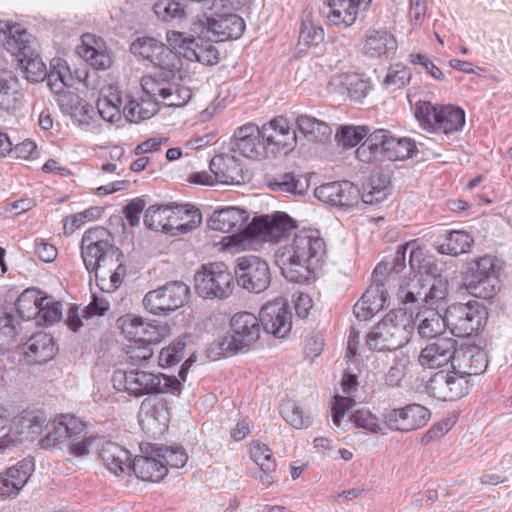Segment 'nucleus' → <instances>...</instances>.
Segmentation results:
<instances>
[{
  "label": "nucleus",
  "mask_w": 512,
  "mask_h": 512,
  "mask_svg": "<svg viewBox=\"0 0 512 512\" xmlns=\"http://www.w3.org/2000/svg\"><path fill=\"white\" fill-rule=\"evenodd\" d=\"M99 116L108 123H117L123 115L122 91L115 85H109L101 90L96 103Z\"/></svg>",
  "instance_id": "nucleus-39"
},
{
  "label": "nucleus",
  "mask_w": 512,
  "mask_h": 512,
  "mask_svg": "<svg viewBox=\"0 0 512 512\" xmlns=\"http://www.w3.org/2000/svg\"><path fill=\"white\" fill-rule=\"evenodd\" d=\"M98 455L103 465L116 476L131 471L132 459L130 452L116 442H103L99 447Z\"/></svg>",
  "instance_id": "nucleus-33"
},
{
  "label": "nucleus",
  "mask_w": 512,
  "mask_h": 512,
  "mask_svg": "<svg viewBox=\"0 0 512 512\" xmlns=\"http://www.w3.org/2000/svg\"><path fill=\"white\" fill-rule=\"evenodd\" d=\"M209 169L216 183L223 185H241L249 178L242 162L229 153L215 155L210 161Z\"/></svg>",
  "instance_id": "nucleus-23"
},
{
  "label": "nucleus",
  "mask_w": 512,
  "mask_h": 512,
  "mask_svg": "<svg viewBox=\"0 0 512 512\" xmlns=\"http://www.w3.org/2000/svg\"><path fill=\"white\" fill-rule=\"evenodd\" d=\"M342 86L346 90L347 96L356 102L362 101L370 89L368 81L356 73L345 75Z\"/></svg>",
  "instance_id": "nucleus-62"
},
{
  "label": "nucleus",
  "mask_w": 512,
  "mask_h": 512,
  "mask_svg": "<svg viewBox=\"0 0 512 512\" xmlns=\"http://www.w3.org/2000/svg\"><path fill=\"white\" fill-rule=\"evenodd\" d=\"M497 258L484 255L467 263L462 274L463 286L467 292L480 299H490L500 290Z\"/></svg>",
  "instance_id": "nucleus-6"
},
{
  "label": "nucleus",
  "mask_w": 512,
  "mask_h": 512,
  "mask_svg": "<svg viewBox=\"0 0 512 512\" xmlns=\"http://www.w3.org/2000/svg\"><path fill=\"white\" fill-rule=\"evenodd\" d=\"M267 186L277 192L303 193L304 187L301 181L292 173H280L266 178Z\"/></svg>",
  "instance_id": "nucleus-57"
},
{
  "label": "nucleus",
  "mask_w": 512,
  "mask_h": 512,
  "mask_svg": "<svg viewBox=\"0 0 512 512\" xmlns=\"http://www.w3.org/2000/svg\"><path fill=\"white\" fill-rule=\"evenodd\" d=\"M326 254V243L318 229L303 228L278 247L275 262L290 282L307 283Z\"/></svg>",
  "instance_id": "nucleus-1"
},
{
  "label": "nucleus",
  "mask_w": 512,
  "mask_h": 512,
  "mask_svg": "<svg viewBox=\"0 0 512 512\" xmlns=\"http://www.w3.org/2000/svg\"><path fill=\"white\" fill-rule=\"evenodd\" d=\"M116 324L129 342L160 343L170 334L167 324L154 325L134 314L119 317Z\"/></svg>",
  "instance_id": "nucleus-15"
},
{
  "label": "nucleus",
  "mask_w": 512,
  "mask_h": 512,
  "mask_svg": "<svg viewBox=\"0 0 512 512\" xmlns=\"http://www.w3.org/2000/svg\"><path fill=\"white\" fill-rule=\"evenodd\" d=\"M235 151L246 158L260 160L266 156L267 145L262 139V131L255 124H245L234 134Z\"/></svg>",
  "instance_id": "nucleus-27"
},
{
  "label": "nucleus",
  "mask_w": 512,
  "mask_h": 512,
  "mask_svg": "<svg viewBox=\"0 0 512 512\" xmlns=\"http://www.w3.org/2000/svg\"><path fill=\"white\" fill-rule=\"evenodd\" d=\"M387 130L376 129L369 132L365 140L356 149V158L363 163L372 164L386 160Z\"/></svg>",
  "instance_id": "nucleus-40"
},
{
  "label": "nucleus",
  "mask_w": 512,
  "mask_h": 512,
  "mask_svg": "<svg viewBox=\"0 0 512 512\" xmlns=\"http://www.w3.org/2000/svg\"><path fill=\"white\" fill-rule=\"evenodd\" d=\"M418 333L423 338H433L442 334L446 325V313L442 316L437 310L424 308L417 313Z\"/></svg>",
  "instance_id": "nucleus-46"
},
{
  "label": "nucleus",
  "mask_w": 512,
  "mask_h": 512,
  "mask_svg": "<svg viewBox=\"0 0 512 512\" xmlns=\"http://www.w3.org/2000/svg\"><path fill=\"white\" fill-rule=\"evenodd\" d=\"M170 421V408L165 398H146L141 402L139 423L152 435L162 434Z\"/></svg>",
  "instance_id": "nucleus-20"
},
{
  "label": "nucleus",
  "mask_w": 512,
  "mask_h": 512,
  "mask_svg": "<svg viewBox=\"0 0 512 512\" xmlns=\"http://www.w3.org/2000/svg\"><path fill=\"white\" fill-rule=\"evenodd\" d=\"M387 301L385 284L374 280L353 307L354 315L360 320H367L381 311Z\"/></svg>",
  "instance_id": "nucleus-31"
},
{
  "label": "nucleus",
  "mask_w": 512,
  "mask_h": 512,
  "mask_svg": "<svg viewBox=\"0 0 512 512\" xmlns=\"http://www.w3.org/2000/svg\"><path fill=\"white\" fill-rule=\"evenodd\" d=\"M94 441L95 437L83 421L73 415L61 414L53 420L51 429L40 439L39 445L51 449L65 443L71 455L83 457L89 454Z\"/></svg>",
  "instance_id": "nucleus-4"
},
{
  "label": "nucleus",
  "mask_w": 512,
  "mask_h": 512,
  "mask_svg": "<svg viewBox=\"0 0 512 512\" xmlns=\"http://www.w3.org/2000/svg\"><path fill=\"white\" fill-rule=\"evenodd\" d=\"M325 39L324 29L310 21H305L301 25L298 46L302 49H309L313 46H318Z\"/></svg>",
  "instance_id": "nucleus-60"
},
{
  "label": "nucleus",
  "mask_w": 512,
  "mask_h": 512,
  "mask_svg": "<svg viewBox=\"0 0 512 512\" xmlns=\"http://www.w3.org/2000/svg\"><path fill=\"white\" fill-rule=\"evenodd\" d=\"M159 110L154 98H129L123 107V115L131 123H140L152 118Z\"/></svg>",
  "instance_id": "nucleus-47"
},
{
  "label": "nucleus",
  "mask_w": 512,
  "mask_h": 512,
  "mask_svg": "<svg viewBox=\"0 0 512 512\" xmlns=\"http://www.w3.org/2000/svg\"><path fill=\"white\" fill-rule=\"evenodd\" d=\"M295 227L294 220L280 212L256 217L251 222V229L256 232L257 239L272 243L279 242Z\"/></svg>",
  "instance_id": "nucleus-22"
},
{
  "label": "nucleus",
  "mask_w": 512,
  "mask_h": 512,
  "mask_svg": "<svg viewBox=\"0 0 512 512\" xmlns=\"http://www.w3.org/2000/svg\"><path fill=\"white\" fill-rule=\"evenodd\" d=\"M251 459L259 466L264 475L260 476L263 483L270 485L274 479L271 474L276 470V461L268 445L260 442L250 444Z\"/></svg>",
  "instance_id": "nucleus-48"
},
{
  "label": "nucleus",
  "mask_w": 512,
  "mask_h": 512,
  "mask_svg": "<svg viewBox=\"0 0 512 512\" xmlns=\"http://www.w3.org/2000/svg\"><path fill=\"white\" fill-rule=\"evenodd\" d=\"M456 344L455 339L447 337L427 344L419 353V365L424 369H439L450 364L452 368Z\"/></svg>",
  "instance_id": "nucleus-28"
},
{
  "label": "nucleus",
  "mask_w": 512,
  "mask_h": 512,
  "mask_svg": "<svg viewBox=\"0 0 512 512\" xmlns=\"http://www.w3.org/2000/svg\"><path fill=\"white\" fill-rule=\"evenodd\" d=\"M234 287V275L223 262L203 264L194 275L195 292L203 299H226Z\"/></svg>",
  "instance_id": "nucleus-10"
},
{
  "label": "nucleus",
  "mask_w": 512,
  "mask_h": 512,
  "mask_svg": "<svg viewBox=\"0 0 512 512\" xmlns=\"http://www.w3.org/2000/svg\"><path fill=\"white\" fill-rule=\"evenodd\" d=\"M62 113L69 115L79 125L90 126L95 119L94 107L74 92L56 99Z\"/></svg>",
  "instance_id": "nucleus-36"
},
{
  "label": "nucleus",
  "mask_w": 512,
  "mask_h": 512,
  "mask_svg": "<svg viewBox=\"0 0 512 512\" xmlns=\"http://www.w3.org/2000/svg\"><path fill=\"white\" fill-rule=\"evenodd\" d=\"M281 415L283 419L296 429H303L310 425V417L291 400L285 401L281 406Z\"/></svg>",
  "instance_id": "nucleus-64"
},
{
  "label": "nucleus",
  "mask_w": 512,
  "mask_h": 512,
  "mask_svg": "<svg viewBox=\"0 0 512 512\" xmlns=\"http://www.w3.org/2000/svg\"><path fill=\"white\" fill-rule=\"evenodd\" d=\"M488 365L486 352L474 344L455 345L452 369L468 378L483 373Z\"/></svg>",
  "instance_id": "nucleus-24"
},
{
  "label": "nucleus",
  "mask_w": 512,
  "mask_h": 512,
  "mask_svg": "<svg viewBox=\"0 0 512 512\" xmlns=\"http://www.w3.org/2000/svg\"><path fill=\"white\" fill-rule=\"evenodd\" d=\"M77 52L94 69L108 70L113 64L112 53L105 41L94 34L86 33L82 36Z\"/></svg>",
  "instance_id": "nucleus-29"
},
{
  "label": "nucleus",
  "mask_w": 512,
  "mask_h": 512,
  "mask_svg": "<svg viewBox=\"0 0 512 512\" xmlns=\"http://www.w3.org/2000/svg\"><path fill=\"white\" fill-rule=\"evenodd\" d=\"M234 272L238 284L249 292H263L271 282L268 263L254 255L237 258Z\"/></svg>",
  "instance_id": "nucleus-12"
},
{
  "label": "nucleus",
  "mask_w": 512,
  "mask_h": 512,
  "mask_svg": "<svg viewBox=\"0 0 512 512\" xmlns=\"http://www.w3.org/2000/svg\"><path fill=\"white\" fill-rule=\"evenodd\" d=\"M341 386L345 395H335L331 404V417L336 427H340L345 414L355 404L353 393L357 390L358 386L357 376L354 374H345L342 378Z\"/></svg>",
  "instance_id": "nucleus-41"
},
{
  "label": "nucleus",
  "mask_w": 512,
  "mask_h": 512,
  "mask_svg": "<svg viewBox=\"0 0 512 512\" xmlns=\"http://www.w3.org/2000/svg\"><path fill=\"white\" fill-rule=\"evenodd\" d=\"M153 11L157 18L164 22L185 17L183 5L176 0H158L153 6Z\"/></svg>",
  "instance_id": "nucleus-63"
},
{
  "label": "nucleus",
  "mask_w": 512,
  "mask_h": 512,
  "mask_svg": "<svg viewBox=\"0 0 512 512\" xmlns=\"http://www.w3.org/2000/svg\"><path fill=\"white\" fill-rule=\"evenodd\" d=\"M188 294L189 288L185 284L174 282L149 291L143 299V304L145 309L154 315L165 314L182 307Z\"/></svg>",
  "instance_id": "nucleus-17"
},
{
  "label": "nucleus",
  "mask_w": 512,
  "mask_h": 512,
  "mask_svg": "<svg viewBox=\"0 0 512 512\" xmlns=\"http://www.w3.org/2000/svg\"><path fill=\"white\" fill-rule=\"evenodd\" d=\"M487 320L486 307L476 300L453 303L446 308V325L455 337L463 338L479 334L484 330Z\"/></svg>",
  "instance_id": "nucleus-8"
},
{
  "label": "nucleus",
  "mask_w": 512,
  "mask_h": 512,
  "mask_svg": "<svg viewBox=\"0 0 512 512\" xmlns=\"http://www.w3.org/2000/svg\"><path fill=\"white\" fill-rule=\"evenodd\" d=\"M295 123L298 131L308 141H323L329 138L332 133L327 122L309 114H299L295 119Z\"/></svg>",
  "instance_id": "nucleus-45"
},
{
  "label": "nucleus",
  "mask_w": 512,
  "mask_h": 512,
  "mask_svg": "<svg viewBox=\"0 0 512 512\" xmlns=\"http://www.w3.org/2000/svg\"><path fill=\"white\" fill-rule=\"evenodd\" d=\"M385 144L386 160L389 161L405 160L417 152L414 140L406 137L395 138L388 130Z\"/></svg>",
  "instance_id": "nucleus-51"
},
{
  "label": "nucleus",
  "mask_w": 512,
  "mask_h": 512,
  "mask_svg": "<svg viewBox=\"0 0 512 512\" xmlns=\"http://www.w3.org/2000/svg\"><path fill=\"white\" fill-rule=\"evenodd\" d=\"M389 194V180L380 175H372L363 184L361 200L366 204H378L384 201Z\"/></svg>",
  "instance_id": "nucleus-53"
},
{
  "label": "nucleus",
  "mask_w": 512,
  "mask_h": 512,
  "mask_svg": "<svg viewBox=\"0 0 512 512\" xmlns=\"http://www.w3.org/2000/svg\"><path fill=\"white\" fill-rule=\"evenodd\" d=\"M156 446H151L143 454L137 455L131 464V470L142 481L160 482L167 476L166 466L160 457L156 456Z\"/></svg>",
  "instance_id": "nucleus-30"
},
{
  "label": "nucleus",
  "mask_w": 512,
  "mask_h": 512,
  "mask_svg": "<svg viewBox=\"0 0 512 512\" xmlns=\"http://www.w3.org/2000/svg\"><path fill=\"white\" fill-rule=\"evenodd\" d=\"M186 59L205 65H214L219 61V52L211 42L196 39L191 52H186Z\"/></svg>",
  "instance_id": "nucleus-58"
},
{
  "label": "nucleus",
  "mask_w": 512,
  "mask_h": 512,
  "mask_svg": "<svg viewBox=\"0 0 512 512\" xmlns=\"http://www.w3.org/2000/svg\"><path fill=\"white\" fill-rule=\"evenodd\" d=\"M425 282L426 288L422 297L423 302L430 306L442 303L448 295L447 281L434 276L433 271H431L428 277L425 278Z\"/></svg>",
  "instance_id": "nucleus-56"
},
{
  "label": "nucleus",
  "mask_w": 512,
  "mask_h": 512,
  "mask_svg": "<svg viewBox=\"0 0 512 512\" xmlns=\"http://www.w3.org/2000/svg\"><path fill=\"white\" fill-rule=\"evenodd\" d=\"M17 310L23 317L37 314L39 319L43 320L47 326L59 321L62 316L61 304L48 298H41L40 302L37 303V300H28L23 295L17 301Z\"/></svg>",
  "instance_id": "nucleus-35"
},
{
  "label": "nucleus",
  "mask_w": 512,
  "mask_h": 512,
  "mask_svg": "<svg viewBox=\"0 0 512 512\" xmlns=\"http://www.w3.org/2000/svg\"><path fill=\"white\" fill-rule=\"evenodd\" d=\"M231 334L217 344V356H226L248 351L260 338L261 323L250 312H238L230 319Z\"/></svg>",
  "instance_id": "nucleus-9"
},
{
  "label": "nucleus",
  "mask_w": 512,
  "mask_h": 512,
  "mask_svg": "<svg viewBox=\"0 0 512 512\" xmlns=\"http://www.w3.org/2000/svg\"><path fill=\"white\" fill-rule=\"evenodd\" d=\"M369 133L367 126H341L335 135L339 144L352 148L357 146Z\"/></svg>",
  "instance_id": "nucleus-61"
},
{
  "label": "nucleus",
  "mask_w": 512,
  "mask_h": 512,
  "mask_svg": "<svg viewBox=\"0 0 512 512\" xmlns=\"http://www.w3.org/2000/svg\"><path fill=\"white\" fill-rule=\"evenodd\" d=\"M259 315L260 323L267 333L284 338L291 331V313L284 298H276L266 303Z\"/></svg>",
  "instance_id": "nucleus-19"
},
{
  "label": "nucleus",
  "mask_w": 512,
  "mask_h": 512,
  "mask_svg": "<svg viewBox=\"0 0 512 512\" xmlns=\"http://www.w3.org/2000/svg\"><path fill=\"white\" fill-rule=\"evenodd\" d=\"M256 239V232L251 229L250 223L240 232L223 237L219 245L222 251L237 253L252 249Z\"/></svg>",
  "instance_id": "nucleus-50"
},
{
  "label": "nucleus",
  "mask_w": 512,
  "mask_h": 512,
  "mask_svg": "<svg viewBox=\"0 0 512 512\" xmlns=\"http://www.w3.org/2000/svg\"><path fill=\"white\" fill-rule=\"evenodd\" d=\"M32 471V462L22 460L0 474V496L9 498L18 495L30 478Z\"/></svg>",
  "instance_id": "nucleus-34"
},
{
  "label": "nucleus",
  "mask_w": 512,
  "mask_h": 512,
  "mask_svg": "<svg viewBox=\"0 0 512 512\" xmlns=\"http://www.w3.org/2000/svg\"><path fill=\"white\" fill-rule=\"evenodd\" d=\"M175 72H164L158 75H144L140 80L142 91L168 107H183L192 98V90L183 84L180 78L175 77Z\"/></svg>",
  "instance_id": "nucleus-7"
},
{
  "label": "nucleus",
  "mask_w": 512,
  "mask_h": 512,
  "mask_svg": "<svg viewBox=\"0 0 512 512\" xmlns=\"http://www.w3.org/2000/svg\"><path fill=\"white\" fill-rule=\"evenodd\" d=\"M415 320L404 308L388 312L367 334L366 344L371 350L393 351L410 341Z\"/></svg>",
  "instance_id": "nucleus-3"
},
{
  "label": "nucleus",
  "mask_w": 512,
  "mask_h": 512,
  "mask_svg": "<svg viewBox=\"0 0 512 512\" xmlns=\"http://www.w3.org/2000/svg\"><path fill=\"white\" fill-rule=\"evenodd\" d=\"M423 252L420 248L411 250L409 263L412 269V273L408 279L400 285L397 296L400 302L404 305L413 304L418 302V299L424 296L426 288L425 278L428 274L435 270L436 267L433 263L427 262L421 264L420 258Z\"/></svg>",
  "instance_id": "nucleus-14"
},
{
  "label": "nucleus",
  "mask_w": 512,
  "mask_h": 512,
  "mask_svg": "<svg viewBox=\"0 0 512 512\" xmlns=\"http://www.w3.org/2000/svg\"><path fill=\"white\" fill-rule=\"evenodd\" d=\"M0 42L16 59L26 57L32 49L27 30L19 23H6L0 30Z\"/></svg>",
  "instance_id": "nucleus-38"
},
{
  "label": "nucleus",
  "mask_w": 512,
  "mask_h": 512,
  "mask_svg": "<svg viewBox=\"0 0 512 512\" xmlns=\"http://www.w3.org/2000/svg\"><path fill=\"white\" fill-rule=\"evenodd\" d=\"M363 49L371 57H389L395 53L397 41L388 31L371 30L366 35Z\"/></svg>",
  "instance_id": "nucleus-42"
},
{
  "label": "nucleus",
  "mask_w": 512,
  "mask_h": 512,
  "mask_svg": "<svg viewBox=\"0 0 512 512\" xmlns=\"http://www.w3.org/2000/svg\"><path fill=\"white\" fill-rule=\"evenodd\" d=\"M474 244L473 237L466 231L452 230L444 237L439 246L442 254L458 256L470 251Z\"/></svg>",
  "instance_id": "nucleus-49"
},
{
  "label": "nucleus",
  "mask_w": 512,
  "mask_h": 512,
  "mask_svg": "<svg viewBox=\"0 0 512 512\" xmlns=\"http://www.w3.org/2000/svg\"><path fill=\"white\" fill-rule=\"evenodd\" d=\"M131 53L137 58L148 61L155 67L168 72L179 71L180 58L162 41L151 37L141 36L130 45Z\"/></svg>",
  "instance_id": "nucleus-11"
},
{
  "label": "nucleus",
  "mask_w": 512,
  "mask_h": 512,
  "mask_svg": "<svg viewBox=\"0 0 512 512\" xmlns=\"http://www.w3.org/2000/svg\"><path fill=\"white\" fill-rule=\"evenodd\" d=\"M371 0H325L327 23L339 29L351 27Z\"/></svg>",
  "instance_id": "nucleus-21"
},
{
  "label": "nucleus",
  "mask_w": 512,
  "mask_h": 512,
  "mask_svg": "<svg viewBox=\"0 0 512 512\" xmlns=\"http://www.w3.org/2000/svg\"><path fill=\"white\" fill-rule=\"evenodd\" d=\"M22 97L18 78L11 72H0V109L6 111L16 109Z\"/></svg>",
  "instance_id": "nucleus-44"
},
{
  "label": "nucleus",
  "mask_w": 512,
  "mask_h": 512,
  "mask_svg": "<svg viewBox=\"0 0 512 512\" xmlns=\"http://www.w3.org/2000/svg\"><path fill=\"white\" fill-rule=\"evenodd\" d=\"M171 234H185L191 232L202 221L199 209L193 206H172L171 209Z\"/></svg>",
  "instance_id": "nucleus-43"
},
{
  "label": "nucleus",
  "mask_w": 512,
  "mask_h": 512,
  "mask_svg": "<svg viewBox=\"0 0 512 512\" xmlns=\"http://www.w3.org/2000/svg\"><path fill=\"white\" fill-rule=\"evenodd\" d=\"M249 212L244 208L228 206L212 213L208 225L212 230L224 233L247 226Z\"/></svg>",
  "instance_id": "nucleus-37"
},
{
  "label": "nucleus",
  "mask_w": 512,
  "mask_h": 512,
  "mask_svg": "<svg viewBox=\"0 0 512 512\" xmlns=\"http://www.w3.org/2000/svg\"><path fill=\"white\" fill-rule=\"evenodd\" d=\"M113 249V236L104 227L97 226L88 229L81 240V257L88 271L97 268L102 260L110 258Z\"/></svg>",
  "instance_id": "nucleus-13"
},
{
  "label": "nucleus",
  "mask_w": 512,
  "mask_h": 512,
  "mask_svg": "<svg viewBox=\"0 0 512 512\" xmlns=\"http://www.w3.org/2000/svg\"><path fill=\"white\" fill-rule=\"evenodd\" d=\"M57 353L53 337L46 332L32 335L23 345V357L27 364H42L52 360Z\"/></svg>",
  "instance_id": "nucleus-32"
},
{
  "label": "nucleus",
  "mask_w": 512,
  "mask_h": 512,
  "mask_svg": "<svg viewBox=\"0 0 512 512\" xmlns=\"http://www.w3.org/2000/svg\"><path fill=\"white\" fill-rule=\"evenodd\" d=\"M171 209L172 206H150L144 215L145 225L155 231H163L171 234Z\"/></svg>",
  "instance_id": "nucleus-55"
},
{
  "label": "nucleus",
  "mask_w": 512,
  "mask_h": 512,
  "mask_svg": "<svg viewBox=\"0 0 512 512\" xmlns=\"http://www.w3.org/2000/svg\"><path fill=\"white\" fill-rule=\"evenodd\" d=\"M114 389L132 397L180 393L181 382L176 376L141 368L116 370L112 375Z\"/></svg>",
  "instance_id": "nucleus-2"
},
{
  "label": "nucleus",
  "mask_w": 512,
  "mask_h": 512,
  "mask_svg": "<svg viewBox=\"0 0 512 512\" xmlns=\"http://www.w3.org/2000/svg\"><path fill=\"white\" fill-rule=\"evenodd\" d=\"M350 422L357 429H362L372 434H386L387 427L380 418L368 408H359L352 412Z\"/></svg>",
  "instance_id": "nucleus-52"
},
{
  "label": "nucleus",
  "mask_w": 512,
  "mask_h": 512,
  "mask_svg": "<svg viewBox=\"0 0 512 512\" xmlns=\"http://www.w3.org/2000/svg\"><path fill=\"white\" fill-rule=\"evenodd\" d=\"M26 57H20V63L25 78L30 82H41L47 77V68L41 57L32 48Z\"/></svg>",
  "instance_id": "nucleus-54"
},
{
  "label": "nucleus",
  "mask_w": 512,
  "mask_h": 512,
  "mask_svg": "<svg viewBox=\"0 0 512 512\" xmlns=\"http://www.w3.org/2000/svg\"><path fill=\"white\" fill-rule=\"evenodd\" d=\"M431 412L418 403L394 408L383 415V422L388 430L409 433L424 427L430 420Z\"/></svg>",
  "instance_id": "nucleus-16"
},
{
  "label": "nucleus",
  "mask_w": 512,
  "mask_h": 512,
  "mask_svg": "<svg viewBox=\"0 0 512 512\" xmlns=\"http://www.w3.org/2000/svg\"><path fill=\"white\" fill-rule=\"evenodd\" d=\"M203 33L216 42L239 39L246 24L242 17L234 13H213L201 21Z\"/></svg>",
  "instance_id": "nucleus-18"
},
{
  "label": "nucleus",
  "mask_w": 512,
  "mask_h": 512,
  "mask_svg": "<svg viewBox=\"0 0 512 512\" xmlns=\"http://www.w3.org/2000/svg\"><path fill=\"white\" fill-rule=\"evenodd\" d=\"M415 117L424 130L444 135L461 131L466 121L462 108L453 104L436 105L429 101L416 103Z\"/></svg>",
  "instance_id": "nucleus-5"
},
{
  "label": "nucleus",
  "mask_w": 512,
  "mask_h": 512,
  "mask_svg": "<svg viewBox=\"0 0 512 512\" xmlns=\"http://www.w3.org/2000/svg\"><path fill=\"white\" fill-rule=\"evenodd\" d=\"M262 139L274 150L292 149L297 143L296 131L287 117L283 115L272 118L260 128Z\"/></svg>",
  "instance_id": "nucleus-26"
},
{
  "label": "nucleus",
  "mask_w": 512,
  "mask_h": 512,
  "mask_svg": "<svg viewBox=\"0 0 512 512\" xmlns=\"http://www.w3.org/2000/svg\"><path fill=\"white\" fill-rule=\"evenodd\" d=\"M155 455L161 458L163 465L166 466L167 472L169 469H180L184 467L188 460V455L181 446H156Z\"/></svg>",
  "instance_id": "nucleus-59"
},
{
  "label": "nucleus",
  "mask_w": 512,
  "mask_h": 512,
  "mask_svg": "<svg viewBox=\"0 0 512 512\" xmlns=\"http://www.w3.org/2000/svg\"><path fill=\"white\" fill-rule=\"evenodd\" d=\"M92 271L95 273L96 285L101 291L114 292L122 285L126 276L122 253L112 252L110 258L102 260L97 268H93L89 272Z\"/></svg>",
  "instance_id": "nucleus-25"
}]
</instances>
